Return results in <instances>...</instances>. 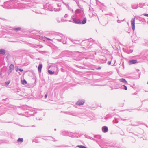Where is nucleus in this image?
Listing matches in <instances>:
<instances>
[{
    "instance_id": "nucleus-1",
    "label": "nucleus",
    "mask_w": 148,
    "mask_h": 148,
    "mask_svg": "<svg viewBox=\"0 0 148 148\" xmlns=\"http://www.w3.org/2000/svg\"><path fill=\"white\" fill-rule=\"evenodd\" d=\"M61 55H78L79 56H81L82 55L84 54L82 53V52H79L78 51L72 52L67 50H66L62 51L61 53Z\"/></svg>"
},
{
    "instance_id": "nucleus-2",
    "label": "nucleus",
    "mask_w": 148,
    "mask_h": 148,
    "mask_svg": "<svg viewBox=\"0 0 148 148\" xmlns=\"http://www.w3.org/2000/svg\"><path fill=\"white\" fill-rule=\"evenodd\" d=\"M56 39L60 42H62L63 44H65L66 42H64V40L65 39L64 36L62 34H60L56 35Z\"/></svg>"
},
{
    "instance_id": "nucleus-3",
    "label": "nucleus",
    "mask_w": 148,
    "mask_h": 148,
    "mask_svg": "<svg viewBox=\"0 0 148 148\" xmlns=\"http://www.w3.org/2000/svg\"><path fill=\"white\" fill-rule=\"evenodd\" d=\"M82 15L79 18V19L81 20V24H85L86 22V18L85 16V14H84L83 11L82 12Z\"/></svg>"
},
{
    "instance_id": "nucleus-4",
    "label": "nucleus",
    "mask_w": 148,
    "mask_h": 148,
    "mask_svg": "<svg viewBox=\"0 0 148 148\" xmlns=\"http://www.w3.org/2000/svg\"><path fill=\"white\" fill-rule=\"evenodd\" d=\"M113 48L115 50H116V52L117 53L118 50L120 48L118 42H115L114 44H113L112 45Z\"/></svg>"
},
{
    "instance_id": "nucleus-5",
    "label": "nucleus",
    "mask_w": 148,
    "mask_h": 148,
    "mask_svg": "<svg viewBox=\"0 0 148 148\" xmlns=\"http://www.w3.org/2000/svg\"><path fill=\"white\" fill-rule=\"evenodd\" d=\"M135 18H133L131 20V23L132 25V28L133 31L135 30Z\"/></svg>"
},
{
    "instance_id": "nucleus-6",
    "label": "nucleus",
    "mask_w": 148,
    "mask_h": 148,
    "mask_svg": "<svg viewBox=\"0 0 148 148\" xmlns=\"http://www.w3.org/2000/svg\"><path fill=\"white\" fill-rule=\"evenodd\" d=\"M123 51L125 52H127L128 53H132L133 51V47H129V50H128V51H129L128 52L127 51V50L125 48H123Z\"/></svg>"
},
{
    "instance_id": "nucleus-7",
    "label": "nucleus",
    "mask_w": 148,
    "mask_h": 148,
    "mask_svg": "<svg viewBox=\"0 0 148 148\" xmlns=\"http://www.w3.org/2000/svg\"><path fill=\"white\" fill-rule=\"evenodd\" d=\"M74 23L76 24H81V20L79 19H77L75 18V19H74V21H73Z\"/></svg>"
},
{
    "instance_id": "nucleus-8",
    "label": "nucleus",
    "mask_w": 148,
    "mask_h": 148,
    "mask_svg": "<svg viewBox=\"0 0 148 148\" xmlns=\"http://www.w3.org/2000/svg\"><path fill=\"white\" fill-rule=\"evenodd\" d=\"M84 101L79 100L77 102L76 104L79 105H82L84 103Z\"/></svg>"
},
{
    "instance_id": "nucleus-9",
    "label": "nucleus",
    "mask_w": 148,
    "mask_h": 148,
    "mask_svg": "<svg viewBox=\"0 0 148 148\" xmlns=\"http://www.w3.org/2000/svg\"><path fill=\"white\" fill-rule=\"evenodd\" d=\"M90 42L89 41H83L82 42V44L83 45H87L86 48H89L88 45H89L90 44Z\"/></svg>"
},
{
    "instance_id": "nucleus-10",
    "label": "nucleus",
    "mask_w": 148,
    "mask_h": 148,
    "mask_svg": "<svg viewBox=\"0 0 148 148\" xmlns=\"http://www.w3.org/2000/svg\"><path fill=\"white\" fill-rule=\"evenodd\" d=\"M5 50L3 49H0V55H4L5 53Z\"/></svg>"
},
{
    "instance_id": "nucleus-11",
    "label": "nucleus",
    "mask_w": 148,
    "mask_h": 148,
    "mask_svg": "<svg viewBox=\"0 0 148 148\" xmlns=\"http://www.w3.org/2000/svg\"><path fill=\"white\" fill-rule=\"evenodd\" d=\"M42 67V66L41 64H39L38 67V70L39 72H40L41 71V69Z\"/></svg>"
},
{
    "instance_id": "nucleus-12",
    "label": "nucleus",
    "mask_w": 148,
    "mask_h": 148,
    "mask_svg": "<svg viewBox=\"0 0 148 148\" xmlns=\"http://www.w3.org/2000/svg\"><path fill=\"white\" fill-rule=\"evenodd\" d=\"M14 69V66L13 65L11 64L10 66L9 67V70L10 71V72H11V71L13 70Z\"/></svg>"
},
{
    "instance_id": "nucleus-13",
    "label": "nucleus",
    "mask_w": 148,
    "mask_h": 148,
    "mask_svg": "<svg viewBox=\"0 0 148 148\" xmlns=\"http://www.w3.org/2000/svg\"><path fill=\"white\" fill-rule=\"evenodd\" d=\"M103 132H107L108 128L107 127L104 126L103 127Z\"/></svg>"
},
{
    "instance_id": "nucleus-14",
    "label": "nucleus",
    "mask_w": 148,
    "mask_h": 148,
    "mask_svg": "<svg viewBox=\"0 0 148 148\" xmlns=\"http://www.w3.org/2000/svg\"><path fill=\"white\" fill-rule=\"evenodd\" d=\"M137 62V61L136 60H132L130 61H129V63L130 64H133Z\"/></svg>"
},
{
    "instance_id": "nucleus-15",
    "label": "nucleus",
    "mask_w": 148,
    "mask_h": 148,
    "mask_svg": "<svg viewBox=\"0 0 148 148\" xmlns=\"http://www.w3.org/2000/svg\"><path fill=\"white\" fill-rule=\"evenodd\" d=\"M81 10L80 9H77L75 11V13L76 14H78L79 13H81L82 12Z\"/></svg>"
},
{
    "instance_id": "nucleus-16",
    "label": "nucleus",
    "mask_w": 148,
    "mask_h": 148,
    "mask_svg": "<svg viewBox=\"0 0 148 148\" xmlns=\"http://www.w3.org/2000/svg\"><path fill=\"white\" fill-rule=\"evenodd\" d=\"M21 28L20 27H18L16 28H14L12 30H14L16 31H18L21 30Z\"/></svg>"
},
{
    "instance_id": "nucleus-17",
    "label": "nucleus",
    "mask_w": 148,
    "mask_h": 148,
    "mask_svg": "<svg viewBox=\"0 0 148 148\" xmlns=\"http://www.w3.org/2000/svg\"><path fill=\"white\" fill-rule=\"evenodd\" d=\"M119 80L120 81L122 82L123 83H127V81L124 79H123V78L121 79H119Z\"/></svg>"
},
{
    "instance_id": "nucleus-18",
    "label": "nucleus",
    "mask_w": 148,
    "mask_h": 148,
    "mask_svg": "<svg viewBox=\"0 0 148 148\" xmlns=\"http://www.w3.org/2000/svg\"><path fill=\"white\" fill-rule=\"evenodd\" d=\"M138 5L136 4L133 5H132V8L134 9H136L138 8Z\"/></svg>"
},
{
    "instance_id": "nucleus-19",
    "label": "nucleus",
    "mask_w": 148,
    "mask_h": 148,
    "mask_svg": "<svg viewBox=\"0 0 148 148\" xmlns=\"http://www.w3.org/2000/svg\"><path fill=\"white\" fill-rule=\"evenodd\" d=\"M21 54H22L23 56H24L25 55H28L27 52L25 51H23V52H22Z\"/></svg>"
},
{
    "instance_id": "nucleus-20",
    "label": "nucleus",
    "mask_w": 148,
    "mask_h": 148,
    "mask_svg": "<svg viewBox=\"0 0 148 148\" xmlns=\"http://www.w3.org/2000/svg\"><path fill=\"white\" fill-rule=\"evenodd\" d=\"M143 53H144L143 54V55H148V50H147V51H144L143 52Z\"/></svg>"
},
{
    "instance_id": "nucleus-21",
    "label": "nucleus",
    "mask_w": 148,
    "mask_h": 148,
    "mask_svg": "<svg viewBox=\"0 0 148 148\" xmlns=\"http://www.w3.org/2000/svg\"><path fill=\"white\" fill-rule=\"evenodd\" d=\"M48 73L50 74H53L54 73V72L53 71H52L51 70H49Z\"/></svg>"
},
{
    "instance_id": "nucleus-22",
    "label": "nucleus",
    "mask_w": 148,
    "mask_h": 148,
    "mask_svg": "<svg viewBox=\"0 0 148 148\" xmlns=\"http://www.w3.org/2000/svg\"><path fill=\"white\" fill-rule=\"evenodd\" d=\"M17 141L18 142H22L23 141V139L22 138H19L18 139Z\"/></svg>"
},
{
    "instance_id": "nucleus-23",
    "label": "nucleus",
    "mask_w": 148,
    "mask_h": 148,
    "mask_svg": "<svg viewBox=\"0 0 148 148\" xmlns=\"http://www.w3.org/2000/svg\"><path fill=\"white\" fill-rule=\"evenodd\" d=\"M72 41L75 44H77V43L79 42L78 41L74 40H72Z\"/></svg>"
},
{
    "instance_id": "nucleus-24",
    "label": "nucleus",
    "mask_w": 148,
    "mask_h": 148,
    "mask_svg": "<svg viewBox=\"0 0 148 148\" xmlns=\"http://www.w3.org/2000/svg\"><path fill=\"white\" fill-rule=\"evenodd\" d=\"M92 53H92V55L93 56H94V55H98V54H97L96 53V52L95 51H92Z\"/></svg>"
},
{
    "instance_id": "nucleus-25",
    "label": "nucleus",
    "mask_w": 148,
    "mask_h": 148,
    "mask_svg": "<svg viewBox=\"0 0 148 148\" xmlns=\"http://www.w3.org/2000/svg\"><path fill=\"white\" fill-rule=\"evenodd\" d=\"M78 147L80 148H87L84 146L82 145L78 146Z\"/></svg>"
},
{
    "instance_id": "nucleus-26",
    "label": "nucleus",
    "mask_w": 148,
    "mask_h": 148,
    "mask_svg": "<svg viewBox=\"0 0 148 148\" xmlns=\"http://www.w3.org/2000/svg\"><path fill=\"white\" fill-rule=\"evenodd\" d=\"M22 82L23 84H26L27 83V82L25 80L22 81Z\"/></svg>"
},
{
    "instance_id": "nucleus-27",
    "label": "nucleus",
    "mask_w": 148,
    "mask_h": 148,
    "mask_svg": "<svg viewBox=\"0 0 148 148\" xmlns=\"http://www.w3.org/2000/svg\"><path fill=\"white\" fill-rule=\"evenodd\" d=\"M124 19H123V20H118L117 21V23H121V22H123L124 21Z\"/></svg>"
},
{
    "instance_id": "nucleus-28",
    "label": "nucleus",
    "mask_w": 148,
    "mask_h": 148,
    "mask_svg": "<svg viewBox=\"0 0 148 148\" xmlns=\"http://www.w3.org/2000/svg\"><path fill=\"white\" fill-rule=\"evenodd\" d=\"M10 82V81H8L7 82H5V84L6 85L8 86Z\"/></svg>"
},
{
    "instance_id": "nucleus-29",
    "label": "nucleus",
    "mask_w": 148,
    "mask_h": 148,
    "mask_svg": "<svg viewBox=\"0 0 148 148\" xmlns=\"http://www.w3.org/2000/svg\"><path fill=\"white\" fill-rule=\"evenodd\" d=\"M71 18L73 20V21H74V19H75L76 18H75L74 16L73 15L71 16Z\"/></svg>"
},
{
    "instance_id": "nucleus-30",
    "label": "nucleus",
    "mask_w": 148,
    "mask_h": 148,
    "mask_svg": "<svg viewBox=\"0 0 148 148\" xmlns=\"http://www.w3.org/2000/svg\"><path fill=\"white\" fill-rule=\"evenodd\" d=\"M144 5V4H140L139 5V7L140 8H142V7H143V6Z\"/></svg>"
},
{
    "instance_id": "nucleus-31",
    "label": "nucleus",
    "mask_w": 148,
    "mask_h": 148,
    "mask_svg": "<svg viewBox=\"0 0 148 148\" xmlns=\"http://www.w3.org/2000/svg\"><path fill=\"white\" fill-rule=\"evenodd\" d=\"M75 1L76 2V3H78V2H79V1L78 0H73Z\"/></svg>"
},
{
    "instance_id": "nucleus-32",
    "label": "nucleus",
    "mask_w": 148,
    "mask_h": 148,
    "mask_svg": "<svg viewBox=\"0 0 148 148\" xmlns=\"http://www.w3.org/2000/svg\"><path fill=\"white\" fill-rule=\"evenodd\" d=\"M124 87H125V88H124L125 90H127V88L126 87V86L125 85H124Z\"/></svg>"
},
{
    "instance_id": "nucleus-33",
    "label": "nucleus",
    "mask_w": 148,
    "mask_h": 148,
    "mask_svg": "<svg viewBox=\"0 0 148 148\" xmlns=\"http://www.w3.org/2000/svg\"><path fill=\"white\" fill-rule=\"evenodd\" d=\"M143 15L146 16L148 17V14H143Z\"/></svg>"
},
{
    "instance_id": "nucleus-34",
    "label": "nucleus",
    "mask_w": 148,
    "mask_h": 148,
    "mask_svg": "<svg viewBox=\"0 0 148 148\" xmlns=\"http://www.w3.org/2000/svg\"><path fill=\"white\" fill-rule=\"evenodd\" d=\"M45 38L49 40H51V39L47 37H45Z\"/></svg>"
},
{
    "instance_id": "nucleus-35",
    "label": "nucleus",
    "mask_w": 148,
    "mask_h": 148,
    "mask_svg": "<svg viewBox=\"0 0 148 148\" xmlns=\"http://www.w3.org/2000/svg\"><path fill=\"white\" fill-rule=\"evenodd\" d=\"M18 69L19 70V71H21V72L23 71V70L21 69H20V68Z\"/></svg>"
},
{
    "instance_id": "nucleus-36",
    "label": "nucleus",
    "mask_w": 148,
    "mask_h": 148,
    "mask_svg": "<svg viewBox=\"0 0 148 148\" xmlns=\"http://www.w3.org/2000/svg\"><path fill=\"white\" fill-rule=\"evenodd\" d=\"M68 16V15L67 14H66L64 16V17L65 18H66Z\"/></svg>"
},
{
    "instance_id": "nucleus-37",
    "label": "nucleus",
    "mask_w": 148,
    "mask_h": 148,
    "mask_svg": "<svg viewBox=\"0 0 148 148\" xmlns=\"http://www.w3.org/2000/svg\"><path fill=\"white\" fill-rule=\"evenodd\" d=\"M77 5L78 6H79V8H81L79 2H78V3H77Z\"/></svg>"
},
{
    "instance_id": "nucleus-38",
    "label": "nucleus",
    "mask_w": 148,
    "mask_h": 148,
    "mask_svg": "<svg viewBox=\"0 0 148 148\" xmlns=\"http://www.w3.org/2000/svg\"><path fill=\"white\" fill-rule=\"evenodd\" d=\"M101 68L100 67H99L97 69V70L100 69H101Z\"/></svg>"
},
{
    "instance_id": "nucleus-39",
    "label": "nucleus",
    "mask_w": 148,
    "mask_h": 148,
    "mask_svg": "<svg viewBox=\"0 0 148 148\" xmlns=\"http://www.w3.org/2000/svg\"><path fill=\"white\" fill-rule=\"evenodd\" d=\"M43 53H46L47 54H46V55H47L48 54V53L47 52H43Z\"/></svg>"
},
{
    "instance_id": "nucleus-40",
    "label": "nucleus",
    "mask_w": 148,
    "mask_h": 148,
    "mask_svg": "<svg viewBox=\"0 0 148 148\" xmlns=\"http://www.w3.org/2000/svg\"><path fill=\"white\" fill-rule=\"evenodd\" d=\"M47 97V95H45V98H46Z\"/></svg>"
},
{
    "instance_id": "nucleus-41",
    "label": "nucleus",
    "mask_w": 148,
    "mask_h": 148,
    "mask_svg": "<svg viewBox=\"0 0 148 148\" xmlns=\"http://www.w3.org/2000/svg\"><path fill=\"white\" fill-rule=\"evenodd\" d=\"M18 69L17 68V69H16V71H17H17H18Z\"/></svg>"
},
{
    "instance_id": "nucleus-42",
    "label": "nucleus",
    "mask_w": 148,
    "mask_h": 148,
    "mask_svg": "<svg viewBox=\"0 0 148 148\" xmlns=\"http://www.w3.org/2000/svg\"><path fill=\"white\" fill-rule=\"evenodd\" d=\"M111 64V62H109V64L110 65Z\"/></svg>"
},
{
    "instance_id": "nucleus-43",
    "label": "nucleus",
    "mask_w": 148,
    "mask_h": 148,
    "mask_svg": "<svg viewBox=\"0 0 148 148\" xmlns=\"http://www.w3.org/2000/svg\"><path fill=\"white\" fill-rule=\"evenodd\" d=\"M58 7H60V5H58Z\"/></svg>"
},
{
    "instance_id": "nucleus-44",
    "label": "nucleus",
    "mask_w": 148,
    "mask_h": 148,
    "mask_svg": "<svg viewBox=\"0 0 148 148\" xmlns=\"http://www.w3.org/2000/svg\"><path fill=\"white\" fill-rule=\"evenodd\" d=\"M71 11H72V12H73V10L72 9L71 10Z\"/></svg>"
},
{
    "instance_id": "nucleus-45",
    "label": "nucleus",
    "mask_w": 148,
    "mask_h": 148,
    "mask_svg": "<svg viewBox=\"0 0 148 148\" xmlns=\"http://www.w3.org/2000/svg\"><path fill=\"white\" fill-rule=\"evenodd\" d=\"M58 10H57V11H58L60 10L59 9H58Z\"/></svg>"
},
{
    "instance_id": "nucleus-46",
    "label": "nucleus",
    "mask_w": 148,
    "mask_h": 148,
    "mask_svg": "<svg viewBox=\"0 0 148 148\" xmlns=\"http://www.w3.org/2000/svg\"><path fill=\"white\" fill-rule=\"evenodd\" d=\"M148 84V83H147Z\"/></svg>"
}]
</instances>
